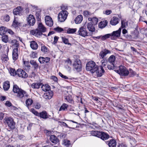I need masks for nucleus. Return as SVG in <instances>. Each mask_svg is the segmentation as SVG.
I'll list each match as a JSON object with an SVG mask.
<instances>
[{
	"mask_svg": "<svg viewBox=\"0 0 147 147\" xmlns=\"http://www.w3.org/2000/svg\"><path fill=\"white\" fill-rule=\"evenodd\" d=\"M13 91L14 93L17 94V96L20 98H22L25 96L26 97L28 96L27 93L20 88L17 85H13Z\"/></svg>",
	"mask_w": 147,
	"mask_h": 147,
	"instance_id": "f257e3e1",
	"label": "nucleus"
},
{
	"mask_svg": "<svg viewBox=\"0 0 147 147\" xmlns=\"http://www.w3.org/2000/svg\"><path fill=\"white\" fill-rule=\"evenodd\" d=\"M98 66L94 61H89L86 64V69L87 70L90 71L93 73L98 69Z\"/></svg>",
	"mask_w": 147,
	"mask_h": 147,
	"instance_id": "f03ea898",
	"label": "nucleus"
},
{
	"mask_svg": "<svg viewBox=\"0 0 147 147\" xmlns=\"http://www.w3.org/2000/svg\"><path fill=\"white\" fill-rule=\"evenodd\" d=\"M117 73L122 76H127L129 74L128 70L126 67L123 66H120L119 67V69L115 71Z\"/></svg>",
	"mask_w": 147,
	"mask_h": 147,
	"instance_id": "7ed1b4c3",
	"label": "nucleus"
},
{
	"mask_svg": "<svg viewBox=\"0 0 147 147\" xmlns=\"http://www.w3.org/2000/svg\"><path fill=\"white\" fill-rule=\"evenodd\" d=\"M68 14V12L65 10L60 11L58 16V21L61 22H64L67 18Z\"/></svg>",
	"mask_w": 147,
	"mask_h": 147,
	"instance_id": "20e7f679",
	"label": "nucleus"
},
{
	"mask_svg": "<svg viewBox=\"0 0 147 147\" xmlns=\"http://www.w3.org/2000/svg\"><path fill=\"white\" fill-rule=\"evenodd\" d=\"M26 20L28 25L30 26H33L35 23L36 20L34 17L33 15L30 14L27 15Z\"/></svg>",
	"mask_w": 147,
	"mask_h": 147,
	"instance_id": "39448f33",
	"label": "nucleus"
},
{
	"mask_svg": "<svg viewBox=\"0 0 147 147\" xmlns=\"http://www.w3.org/2000/svg\"><path fill=\"white\" fill-rule=\"evenodd\" d=\"M5 122L10 128L13 129L15 128V123L12 118H6Z\"/></svg>",
	"mask_w": 147,
	"mask_h": 147,
	"instance_id": "423d86ee",
	"label": "nucleus"
},
{
	"mask_svg": "<svg viewBox=\"0 0 147 147\" xmlns=\"http://www.w3.org/2000/svg\"><path fill=\"white\" fill-rule=\"evenodd\" d=\"M88 33L86 28L84 26H82L79 28L77 32V34L82 37H85L88 36Z\"/></svg>",
	"mask_w": 147,
	"mask_h": 147,
	"instance_id": "0eeeda50",
	"label": "nucleus"
},
{
	"mask_svg": "<svg viewBox=\"0 0 147 147\" xmlns=\"http://www.w3.org/2000/svg\"><path fill=\"white\" fill-rule=\"evenodd\" d=\"M121 31V28H120L118 30L113 32L112 33L110 34L112 40H115L117 37L120 36Z\"/></svg>",
	"mask_w": 147,
	"mask_h": 147,
	"instance_id": "6e6552de",
	"label": "nucleus"
},
{
	"mask_svg": "<svg viewBox=\"0 0 147 147\" xmlns=\"http://www.w3.org/2000/svg\"><path fill=\"white\" fill-rule=\"evenodd\" d=\"M74 68L78 71H80L82 69V65L80 60H76L73 65Z\"/></svg>",
	"mask_w": 147,
	"mask_h": 147,
	"instance_id": "1a4fd4ad",
	"label": "nucleus"
},
{
	"mask_svg": "<svg viewBox=\"0 0 147 147\" xmlns=\"http://www.w3.org/2000/svg\"><path fill=\"white\" fill-rule=\"evenodd\" d=\"M111 53V51L106 49L102 50L99 53V56L100 59H104V57L108 54Z\"/></svg>",
	"mask_w": 147,
	"mask_h": 147,
	"instance_id": "9d476101",
	"label": "nucleus"
},
{
	"mask_svg": "<svg viewBox=\"0 0 147 147\" xmlns=\"http://www.w3.org/2000/svg\"><path fill=\"white\" fill-rule=\"evenodd\" d=\"M17 75L22 78H26L28 77L27 74L23 70L18 69L17 70Z\"/></svg>",
	"mask_w": 147,
	"mask_h": 147,
	"instance_id": "9b49d317",
	"label": "nucleus"
},
{
	"mask_svg": "<svg viewBox=\"0 0 147 147\" xmlns=\"http://www.w3.org/2000/svg\"><path fill=\"white\" fill-rule=\"evenodd\" d=\"M45 23L49 27L52 26L53 24V21L52 18L49 16H47L45 18Z\"/></svg>",
	"mask_w": 147,
	"mask_h": 147,
	"instance_id": "f8f14e48",
	"label": "nucleus"
},
{
	"mask_svg": "<svg viewBox=\"0 0 147 147\" xmlns=\"http://www.w3.org/2000/svg\"><path fill=\"white\" fill-rule=\"evenodd\" d=\"M53 95V92L51 90H49V91L45 93L43 96L45 99L47 100L51 99Z\"/></svg>",
	"mask_w": 147,
	"mask_h": 147,
	"instance_id": "ddd939ff",
	"label": "nucleus"
},
{
	"mask_svg": "<svg viewBox=\"0 0 147 147\" xmlns=\"http://www.w3.org/2000/svg\"><path fill=\"white\" fill-rule=\"evenodd\" d=\"M23 9L22 7L20 6L17 7L16 8L13 10V13L15 15H20L22 12Z\"/></svg>",
	"mask_w": 147,
	"mask_h": 147,
	"instance_id": "4468645a",
	"label": "nucleus"
},
{
	"mask_svg": "<svg viewBox=\"0 0 147 147\" xmlns=\"http://www.w3.org/2000/svg\"><path fill=\"white\" fill-rule=\"evenodd\" d=\"M38 61L41 64H43L45 62L47 63L50 60V58L49 57H40L38 59Z\"/></svg>",
	"mask_w": 147,
	"mask_h": 147,
	"instance_id": "2eb2a0df",
	"label": "nucleus"
},
{
	"mask_svg": "<svg viewBox=\"0 0 147 147\" xmlns=\"http://www.w3.org/2000/svg\"><path fill=\"white\" fill-rule=\"evenodd\" d=\"M18 48H14L12 52L13 59L15 61L18 58Z\"/></svg>",
	"mask_w": 147,
	"mask_h": 147,
	"instance_id": "dca6fc26",
	"label": "nucleus"
},
{
	"mask_svg": "<svg viewBox=\"0 0 147 147\" xmlns=\"http://www.w3.org/2000/svg\"><path fill=\"white\" fill-rule=\"evenodd\" d=\"M31 32L32 34L38 37H40L42 34V33L37 28L35 30L32 31Z\"/></svg>",
	"mask_w": 147,
	"mask_h": 147,
	"instance_id": "f3484780",
	"label": "nucleus"
},
{
	"mask_svg": "<svg viewBox=\"0 0 147 147\" xmlns=\"http://www.w3.org/2000/svg\"><path fill=\"white\" fill-rule=\"evenodd\" d=\"M105 72L104 68H102V67H100V69H99L98 66V69L95 71L98 77L101 76L103 75Z\"/></svg>",
	"mask_w": 147,
	"mask_h": 147,
	"instance_id": "a211bd4d",
	"label": "nucleus"
},
{
	"mask_svg": "<svg viewBox=\"0 0 147 147\" xmlns=\"http://www.w3.org/2000/svg\"><path fill=\"white\" fill-rule=\"evenodd\" d=\"M87 28L89 31L91 32H94L95 31L94 26L91 22H89L87 24Z\"/></svg>",
	"mask_w": 147,
	"mask_h": 147,
	"instance_id": "6ab92c4d",
	"label": "nucleus"
},
{
	"mask_svg": "<svg viewBox=\"0 0 147 147\" xmlns=\"http://www.w3.org/2000/svg\"><path fill=\"white\" fill-rule=\"evenodd\" d=\"M119 19L117 18L114 17L111 19L110 24L112 25H115L119 23Z\"/></svg>",
	"mask_w": 147,
	"mask_h": 147,
	"instance_id": "aec40b11",
	"label": "nucleus"
},
{
	"mask_svg": "<svg viewBox=\"0 0 147 147\" xmlns=\"http://www.w3.org/2000/svg\"><path fill=\"white\" fill-rule=\"evenodd\" d=\"M50 140L53 143L57 144L59 142V140L56 136L55 135H51L50 137Z\"/></svg>",
	"mask_w": 147,
	"mask_h": 147,
	"instance_id": "412c9836",
	"label": "nucleus"
},
{
	"mask_svg": "<svg viewBox=\"0 0 147 147\" xmlns=\"http://www.w3.org/2000/svg\"><path fill=\"white\" fill-rule=\"evenodd\" d=\"M65 99L67 101L71 104H73L74 103V101L73 98L70 95H68V96L65 97Z\"/></svg>",
	"mask_w": 147,
	"mask_h": 147,
	"instance_id": "4be33fe9",
	"label": "nucleus"
},
{
	"mask_svg": "<svg viewBox=\"0 0 147 147\" xmlns=\"http://www.w3.org/2000/svg\"><path fill=\"white\" fill-rule=\"evenodd\" d=\"M83 20V16L82 15L78 16L75 19V22L76 24L80 23Z\"/></svg>",
	"mask_w": 147,
	"mask_h": 147,
	"instance_id": "5701e85b",
	"label": "nucleus"
},
{
	"mask_svg": "<svg viewBox=\"0 0 147 147\" xmlns=\"http://www.w3.org/2000/svg\"><path fill=\"white\" fill-rule=\"evenodd\" d=\"M39 116L40 117L44 119H46L48 118V114L47 112L45 111H43L39 113Z\"/></svg>",
	"mask_w": 147,
	"mask_h": 147,
	"instance_id": "b1692460",
	"label": "nucleus"
},
{
	"mask_svg": "<svg viewBox=\"0 0 147 147\" xmlns=\"http://www.w3.org/2000/svg\"><path fill=\"white\" fill-rule=\"evenodd\" d=\"M30 46L33 50H36L38 47V45L36 42L34 41L30 42Z\"/></svg>",
	"mask_w": 147,
	"mask_h": 147,
	"instance_id": "393cba45",
	"label": "nucleus"
},
{
	"mask_svg": "<svg viewBox=\"0 0 147 147\" xmlns=\"http://www.w3.org/2000/svg\"><path fill=\"white\" fill-rule=\"evenodd\" d=\"M101 133V134L99 138H100L102 140H106L109 138V136L107 134L102 132Z\"/></svg>",
	"mask_w": 147,
	"mask_h": 147,
	"instance_id": "a878e982",
	"label": "nucleus"
},
{
	"mask_svg": "<svg viewBox=\"0 0 147 147\" xmlns=\"http://www.w3.org/2000/svg\"><path fill=\"white\" fill-rule=\"evenodd\" d=\"M37 29L41 32L42 33L45 32L46 30V28L41 23H40L38 24V28Z\"/></svg>",
	"mask_w": 147,
	"mask_h": 147,
	"instance_id": "bb28decb",
	"label": "nucleus"
},
{
	"mask_svg": "<svg viewBox=\"0 0 147 147\" xmlns=\"http://www.w3.org/2000/svg\"><path fill=\"white\" fill-rule=\"evenodd\" d=\"M42 90L44 91L47 92L51 90V88L50 86L48 84L43 85L41 87Z\"/></svg>",
	"mask_w": 147,
	"mask_h": 147,
	"instance_id": "cd10ccee",
	"label": "nucleus"
},
{
	"mask_svg": "<svg viewBox=\"0 0 147 147\" xmlns=\"http://www.w3.org/2000/svg\"><path fill=\"white\" fill-rule=\"evenodd\" d=\"M107 23L108 22L106 20L101 21L98 24V27L100 28H103L107 25Z\"/></svg>",
	"mask_w": 147,
	"mask_h": 147,
	"instance_id": "c85d7f7f",
	"label": "nucleus"
},
{
	"mask_svg": "<svg viewBox=\"0 0 147 147\" xmlns=\"http://www.w3.org/2000/svg\"><path fill=\"white\" fill-rule=\"evenodd\" d=\"M10 83L9 81H6L3 83V88L5 91H7L10 87Z\"/></svg>",
	"mask_w": 147,
	"mask_h": 147,
	"instance_id": "c756f323",
	"label": "nucleus"
},
{
	"mask_svg": "<svg viewBox=\"0 0 147 147\" xmlns=\"http://www.w3.org/2000/svg\"><path fill=\"white\" fill-rule=\"evenodd\" d=\"M117 142L114 139L111 140L108 143L109 147H116Z\"/></svg>",
	"mask_w": 147,
	"mask_h": 147,
	"instance_id": "7c9ffc66",
	"label": "nucleus"
},
{
	"mask_svg": "<svg viewBox=\"0 0 147 147\" xmlns=\"http://www.w3.org/2000/svg\"><path fill=\"white\" fill-rule=\"evenodd\" d=\"M10 43L12 45H13L15 47L14 48H18L19 47V43L18 41L16 40H13L9 41Z\"/></svg>",
	"mask_w": 147,
	"mask_h": 147,
	"instance_id": "2f4dec72",
	"label": "nucleus"
},
{
	"mask_svg": "<svg viewBox=\"0 0 147 147\" xmlns=\"http://www.w3.org/2000/svg\"><path fill=\"white\" fill-rule=\"evenodd\" d=\"M7 28L6 27L1 26L0 27V35H3L7 32Z\"/></svg>",
	"mask_w": 147,
	"mask_h": 147,
	"instance_id": "473e14b6",
	"label": "nucleus"
},
{
	"mask_svg": "<svg viewBox=\"0 0 147 147\" xmlns=\"http://www.w3.org/2000/svg\"><path fill=\"white\" fill-rule=\"evenodd\" d=\"M42 84V83L37 82L33 83L31 85L32 87L34 89H38L40 88V86Z\"/></svg>",
	"mask_w": 147,
	"mask_h": 147,
	"instance_id": "72a5a7b5",
	"label": "nucleus"
},
{
	"mask_svg": "<svg viewBox=\"0 0 147 147\" xmlns=\"http://www.w3.org/2000/svg\"><path fill=\"white\" fill-rule=\"evenodd\" d=\"M115 56L112 55H111L108 58V62L111 64H115Z\"/></svg>",
	"mask_w": 147,
	"mask_h": 147,
	"instance_id": "f704fd0d",
	"label": "nucleus"
},
{
	"mask_svg": "<svg viewBox=\"0 0 147 147\" xmlns=\"http://www.w3.org/2000/svg\"><path fill=\"white\" fill-rule=\"evenodd\" d=\"M63 143L64 146L67 147H71V144L70 143V141L66 139L63 140Z\"/></svg>",
	"mask_w": 147,
	"mask_h": 147,
	"instance_id": "c9c22d12",
	"label": "nucleus"
},
{
	"mask_svg": "<svg viewBox=\"0 0 147 147\" xmlns=\"http://www.w3.org/2000/svg\"><path fill=\"white\" fill-rule=\"evenodd\" d=\"M103 59L101 61V65L100 66V67H102V68L104 69L106 68L105 67L107 63V61L106 59Z\"/></svg>",
	"mask_w": 147,
	"mask_h": 147,
	"instance_id": "e433bc0d",
	"label": "nucleus"
},
{
	"mask_svg": "<svg viewBox=\"0 0 147 147\" xmlns=\"http://www.w3.org/2000/svg\"><path fill=\"white\" fill-rule=\"evenodd\" d=\"M91 134L93 136L99 137L101 134V133L98 131H91Z\"/></svg>",
	"mask_w": 147,
	"mask_h": 147,
	"instance_id": "4c0bfd02",
	"label": "nucleus"
},
{
	"mask_svg": "<svg viewBox=\"0 0 147 147\" xmlns=\"http://www.w3.org/2000/svg\"><path fill=\"white\" fill-rule=\"evenodd\" d=\"M1 19L3 21L7 22L10 20V17L8 15H5L2 16L1 18Z\"/></svg>",
	"mask_w": 147,
	"mask_h": 147,
	"instance_id": "58836bf2",
	"label": "nucleus"
},
{
	"mask_svg": "<svg viewBox=\"0 0 147 147\" xmlns=\"http://www.w3.org/2000/svg\"><path fill=\"white\" fill-rule=\"evenodd\" d=\"M68 105L66 103H63L60 107L59 111H65L67 109Z\"/></svg>",
	"mask_w": 147,
	"mask_h": 147,
	"instance_id": "ea45409f",
	"label": "nucleus"
},
{
	"mask_svg": "<svg viewBox=\"0 0 147 147\" xmlns=\"http://www.w3.org/2000/svg\"><path fill=\"white\" fill-rule=\"evenodd\" d=\"M30 63L33 66L34 68L35 69H37L38 67V65L36 62L33 60H31L30 61Z\"/></svg>",
	"mask_w": 147,
	"mask_h": 147,
	"instance_id": "a19ab883",
	"label": "nucleus"
},
{
	"mask_svg": "<svg viewBox=\"0 0 147 147\" xmlns=\"http://www.w3.org/2000/svg\"><path fill=\"white\" fill-rule=\"evenodd\" d=\"M33 102V100L32 99L30 98L28 99L26 101V106L28 108L29 106L31 105Z\"/></svg>",
	"mask_w": 147,
	"mask_h": 147,
	"instance_id": "79ce46f5",
	"label": "nucleus"
},
{
	"mask_svg": "<svg viewBox=\"0 0 147 147\" xmlns=\"http://www.w3.org/2000/svg\"><path fill=\"white\" fill-rule=\"evenodd\" d=\"M21 23L15 20L13 21L12 24V26L16 28L17 27L20 26H21Z\"/></svg>",
	"mask_w": 147,
	"mask_h": 147,
	"instance_id": "37998d69",
	"label": "nucleus"
},
{
	"mask_svg": "<svg viewBox=\"0 0 147 147\" xmlns=\"http://www.w3.org/2000/svg\"><path fill=\"white\" fill-rule=\"evenodd\" d=\"M23 62L24 64V67L25 69L27 70H29L30 67V66L29 64V62L24 61Z\"/></svg>",
	"mask_w": 147,
	"mask_h": 147,
	"instance_id": "c03bdc74",
	"label": "nucleus"
},
{
	"mask_svg": "<svg viewBox=\"0 0 147 147\" xmlns=\"http://www.w3.org/2000/svg\"><path fill=\"white\" fill-rule=\"evenodd\" d=\"M9 72L11 75L13 76H14L17 75V71H16L14 69L10 68Z\"/></svg>",
	"mask_w": 147,
	"mask_h": 147,
	"instance_id": "a18cd8bd",
	"label": "nucleus"
},
{
	"mask_svg": "<svg viewBox=\"0 0 147 147\" xmlns=\"http://www.w3.org/2000/svg\"><path fill=\"white\" fill-rule=\"evenodd\" d=\"M2 41L5 43H7L8 41V37L7 35H5L1 37Z\"/></svg>",
	"mask_w": 147,
	"mask_h": 147,
	"instance_id": "49530a36",
	"label": "nucleus"
},
{
	"mask_svg": "<svg viewBox=\"0 0 147 147\" xmlns=\"http://www.w3.org/2000/svg\"><path fill=\"white\" fill-rule=\"evenodd\" d=\"M76 28H69L67 30V33L68 34H73L76 32Z\"/></svg>",
	"mask_w": 147,
	"mask_h": 147,
	"instance_id": "de8ad7c7",
	"label": "nucleus"
},
{
	"mask_svg": "<svg viewBox=\"0 0 147 147\" xmlns=\"http://www.w3.org/2000/svg\"><path fill=\"white\" fill-rule=\"evenodd\" d=\"M121 27L124 28L127 26V22L125 20H122L121 21Z\"/></svg>",
	"mask_w": 147,
	"mask_h": 147,
	"instance_id": "09e8293b",
	"label": "nucleus"
},
{
	"mask_svg": "<svg viewBox=\"0 0 147 147\" xmlns=\"http://www.w3.org/2000/svg\"><path fill=\"white\" fill-rule=\"evenodd\" d=\"M110 36V34H108L103 36H101V39L102 40H104L107 39L109 38Z\"/></svg>",
	"mask_w": 147,
	"mask_h": 147,
	"instance_id": "8fccbe9b",
	"label": "nucleus"
},
{
	"mask_svg": "<svg viewBox=\"0 0 147 147\" xmlns=\"http://www.w3.org/2000/svg\"><path fill=\"white\" fill-rule=\"evenodd\" d=\"M61 38L63 42L65 44L70 45V44L69 42V40L67 38L63 37H62Z\"/></svg>",
	"mask_w": 147,
	"mask_h": 147,
	"instance_id": "3c124183",
	"label": "nucleus"
},
{
	"mask_svg": "<svg viewBox=\"0 0 147 147\" xmlns=\"http://www.w3.org/2000/svg\"><path fill=\"white\" fill-rule=\"evenodd\" d=\"M30 111L36 116H38L39 115V113L33 108L31 109L30 110Z\"/></svg>",
	"mask_w": 147,
	"mask_h": 147,
	"instance_id": "603ef678",
	"label": "nucleus"
},
{
	"mask_svg": "<svg viewBox=\"0 0 147 147\" xmlns=\"http://www.w3.org/2000/svg\"><path fill=\"white\" fill-rule=\"evenodd\" d=\"M35 15L36 16V18L37 19L38 21H40L41 18L40 12H36Z\"/></svg>",
	"mask_w": 147,
	"mask_h": 147,
	"instance_id": "864d4df0",
	"label": "nucleus"
},
{
	"mask_svg": "<svg viewBox=\"0 0 147 147\" xmlns=\"http://www.w3.org/2000/svg\"><path fill=\"white\" fill-rule=\"evenodd\" d=\"M41 51L44 53H45L47 51V47L44 45L42 46L41 48Z\"/></svg>",
	"mask_w": 147,
	"mask_h": 147,
	"instance_id": "5fc2aeb1",
	"label": "nucleus"
},
{
	"mask_svg": "<svg viewBox=\"0 0 147 147\" xmlns=\"http://www.w3.org/2000/svg\"><path fill=\"white\" fill-rule=\"evenodd\" d=\"M91 14V13L88 11H86L84 12V15L86 17H88Z\"/></svg>",
	"mask_w": 147,
	"mask_h": 147,
	"instance_id": "6e6d98bb",
	"label": "nucleus"
},
{
	"mask_svg": "<svg viewBox=\"0 0 147 147\" xmlns=\"http://www.w3.org/2000/svg\"><path fill=\"white\" fill-rule=\"evenodd\" d=\"M37 53L36 52H32L30 55L31 57L34 58L36 57Z\"/></svg>",
	"mask_w": 147,
	"mask_h": 147,
	"instance_id": "4d7b16f0",
	"label": "nucleus"
},
{
	"mask_svg": "<svg viewBox=\"0 0 147 147\" xmlns=\"http://www.w3.org/2000/svg\"><path fill=\"white\" fill-rule=\"evenodd\" d=\"M129 74L131 76L133 77L136 74V73L135 71L132 70L131 69H129Z\"/></svg>",
	"mask_w": 147,
	"mask_h": 147,
	"instance_id": "13d9d810",
	"label": "nucleus"
},
{
	"mask_svg": "<svg viewBox=\"0 0 147 147\" xmlns=\"http://www.w3.org/2000/svg\"><path fill=\"white\" fill-rule=\"evenodd\" d=\"M115 64H111V65H107L108 68L110 70L113 69H114Z\"/></svg>",
	"mask_w": 147,
	"mask_h": 147,
	"instance_id": "bf43d9fd",
	"label": "nucleus"
},
{
	"mask_svg": "<svg viewBox=\"0 0 147 147\" xmlns=\"http://www.w3.org/2000/svg\"><path fill=\"white\" fill-rule=\"evenodd\" d=\"M54 30L55 31L58 32H61L63 31V28L58 27L55 28Z\"/></svg>",
	"mask_w": 147,
	"mask_h": 147,
	"instance_id": "052dcab7",
	"label": "nucleus"
},
{
	"mask_svg": "<svg viewBox=\"0 0 147 147\" xmlns=\"http://www.w3.org/2000/svg\"><path fill=\"white\" fill-rule=\"evenodd\" d=\"M59 76L61 77L62 78H64V79H70L69 78H68L66 76L64 75H63L60 72L59 73Z\"/></svg>",
	"mask_w": 147,
	"mask_h": 147,
	"instance_id": "680f3d73",
	"label": "nucleus"
},
{
	"mask_svg": "<svg viewBox=\"0 0 147 147\" xmlns=\"http://www.w3.org/2000/svg\"><path fill=\"white\" fill-rule=\"evenodd\" d=\"M3 60L5 62L7 61L8 59V57L6 55H5L2 58Z\"/></svg>",
	"mask_w": 147,
	"mask_h": 147,
	"instance_id": "e2e57ef3",
	"label": "nucleus"
},
{
	"mask_svg": "<svg viewBox=\"0 0 147 147\" xmlns=\"http://www.w3.org/2000/svg\"><path fill=\"white\" fill-rule=\"evenodd\" d=\"M59 38L57 36H55L54 38L53 43L54 44H56Z\"/></svg>",
	"mask_w": 147,
	"mask_h": 147,
	"instance_id": "0e129e2a",
	"label": "nucleus"
},
{
	"mask_svg": "<svg viewBox=\"0 0 147 147\" xmlns=\"http://www.w3.org/2000/svg\"><path fill=\"white\" fill-rule=\"evenodd\" d=\"M44 132L46 134L47 136H50L51 134V132L50 131L46 130H45Z\"/></svg>",
	"mask_w": 147,
	"mask_h": 147,
	"instance_id": "69168bd1",
	"label": "nucleus"
},
{
	"mask_svg": "<svg viewBox=\"0 0 147 147\" xmlns=\"http://www.w3.org/2000/svg\"><path fill=\"white\" fill-rule=\"evenodd\" d=\"M59 136V137L61 138H65L66 136V135L65 134H64L63 133H61Z\"/></svg>",
	"mask_w": 147,
	"mask_h": 147,
	"instance_id": "338daca9",
	"label": "nucleus"
},
{
	"mask_svg": "<svg viewBox=\"0 0 147 147\" xmlns=\"http://www.w3.org/2000/svg\"><path fill=\"white\" fill-rule=\"evenodd\" d=\"M98 21V18H95L93 17V22L94 24H96Z\"/></svg>",
	"mask_w": 147,
	"mask_h": 147,
	"instance_id": "774afa93",
	"label": "nucleus"
}]
</instances>
